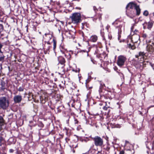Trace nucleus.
<instances>
[{
    "mask_svg": "<svg viewBox=\"0 0 154 154\" xmlns=\"http://www.w3.org/2000/svg\"><path fill=\"white\" fill-rule=\"evenodd\" d=\"M140 40V36L137 34L133 35L131 38H128L127 44L128 48L132 50L134 49L136 47L133 43H136Z\"/></svg>",
    "mask_w": 154,
    "mask_h": 154,
    "instance_id": "1",
    "label": "nucleus"
},
{
    "mask_svg": "<svg viewBox=\"0 0 154 154\" xmlns=\"http://www.w3.org/2000/svg\"><path fill=\"white\" fill-rule=\"evenodd\" d=\"M134 8L136 11L137 14L139 15L140 14V8L139 6L137 5L136 4L133 2H130L128 4L126 7V12L128 16H129V9H132Z\"/></svg>",
    "mask_w": 154,
    "mask_h": 154,
    "instance_id": "2",
    "label": "nucleus"
},
{
    "mask_svg": "<svg viewBox=\"0 0 154 154\" xmlns=\"http://www.w3.org/2000/svg\"><path fill=\"white\" fill-rule=\"evenodd\" d=\"M70 18L72 22L74 23L77 24L81 21V14L78 13H73Z\"/></svg>",
    "mask_w": 154,
    "mask_h": 154,
    "instance_id": "3",
    "label": "nucleus"
},
{
    "mask_svg": "<svg viewBox=\"0 0 154 154\" xmlns=\"http://www.w3.org/2000/svg\"><path fill=\"white\" fill-rule=\"evenodd\" d=\"M9 102L8 99L5 97L0 98V107L3 109H5L9 106Z\"/></svg>",
    "mask_w": 154,
    "mask_h": 154,
    "instance_id": "4",
    "label": "nucleus"
},
{
    "mask_svg": "<svg viewBox=\"0 0 154 154\" xmlns=\"http://www.w3.org/2000/svg\"><path fill=\"white\" fill-rule=\"evenodd\" d=\"M95 145L96 146H101L103 144V140L100 137L96 136L92 137Z\"/></svg>",
    "mask_w": 154,
    "mask_h": 154,
    "instance_id": "5",
    "label": "nucleus"
},
{
    "mask_svg": "<svg viewBox=\"0 0 154 154\" xmlns=\"http://www.w3.org/2000/svg\"><path fill=\"white\" fill-rule=\"evenodd\" d=\"M126 60V58L125 56L122 55L119 56L117 61L118 65L120 67L123 66Z\"/></svg>",
    "mask_w": 154,
    "mask_h": 154,
    "instance_id": "6",
    "label": "nucleus"
},
{
    "mask_svg": "<svg viewBox=\"0 0 154 154\" xmlns=\"http://www.w3.org/2000/svg\"><path fill=\"white\" fill-rule=\"evenodd\" d=\"M145 53L143 52H139L138 55H136V57L138 59H143L141 60L143 61L145 58Z\"/></svg>",
    "mask_w": 154,
    "mask_h": 154,
    "instance_id": "7",
    "label": "nucleus"
},
{
    "mask_svg": "<svg viewBox=\"0 0 154 154\" xmlns=\"http://www.w3.org/2000/svg\"><path fill=\"white\" fill-rule=\"evenodd\" d=\"M22 96L20 95H17L15 96L14 98V100L16 103H20L22 100Z\"/></svg>",
    "mask_w": 154,
    "mask_h": 154,
    "instance_id": "8",
    "label": "nucleus"
},
{
    "mask_svg": "<svg viewBox=\"0 0 154 154\" xmlns=\"http://www.w3.org/2000/svg\"><path fill=\"white\" fill-rule=\"evenodd\" d=\"M58 60L59 63L62 65H65V60L64 58L61 56H60L58 57Z\"/></svg>",
    "mask_w": 154,
    "mask_h": 154,
    "instance_id": "9",
    "label": "nucleus"
},
{
    "mask_svg": "<svg viewBox=\"0 0 154 154\" xmlns=\"http://www.w3.org/2000/svg\"><path fill=\"white\" fill-rule=\"evenodd\" d=\"M97 37L96 35H92L90 38V41L93 42H95L97 41Z\"/></svg>",
    "mask_w": 154,
    "mask_h": 154,
    "instance_id": "10",
    "label": "nucleus"
},
{
    "mask_svg": "<svg viewBox=\"0 0 154 154\" xmlns=\"http://www.w3.org/2000/svg\"><path fill=\"white\" fill-rule=\"evenodd\" d=\"M147 51H149L152 52L154 51V50L152 45H148L147 47Z\"/></svg>",
    "mask_w": 154,
    "mask_h": 154,
    "instance_id": "11",
    "label": "nucleus"
},
{
    "mask_svg": "<svg viewBox=\"0 0 154 154\" xmlns=\"http://www.w3.org/2000/svg\"><path fill=\"white\" fill-rule=\"evenodd\" d=\"M152 25L153 23H149L147 24V28L149 29H150L152 27Z\"/></svg>",
    "mask_w": 154,
    "mask_h": 154,
    "instance_id": "12",
    "label": "nucleus"
},
{
    "mask_svg": "<svg viewBox=\"0 0 154 154\" xmlns=\"http://www.w3.org/2000/svg\"><path fill=\"white\" fill-rule=\"evenodd\" d=\"M4 124V120L2 117L0 116V126H2Z\"/></svg>",
    "mask_w": 154,
    "mask_h": 154,
    "instance_id": "13",
    "label": "nucleus"
},
{
    "mask_svg": "<svg viewBox=\"0 0 154 154\" xmlns=\"http://www.w3.org/2000/svg\"><path fill=\"white\" fill-rule=\"evenodd\" d=\"M65 56L66 57L67 56V58L68 59H69L71 57V55L68 53L67 52L64 53Z\"/></svg>",
    "mask_w": 154,
    "mask_h": 154,
    "instance_id": "14",
    "label": "nucleus"
},
{
    "mask_svg": "<svg viewBox=\"0 0 154 154\" xmlns=\"http://www.w3.org/2000/svg\"><path fill=\"white\" fill-rule=\"evenodd\" d=\"M40 103H45V101L43 100V99L42 97V96H40Z\"/></svg>",
    "mask_w": 154,
    "mask_h": 154,
    "instance_id": "15",
    "label": "nucleus"
},
{
    "mask_svg": "<svg viewBox=\"0 0 154 154\" xmlns=\"http://www.w3.org/2000/svg\"><path fill=\"white\" fill-rule=\"evenodd\" d=\"M5 56L3 55L2 56L0 57V61L3 62L4 61Z\"/></svg>",
    "mask_w": 154,
    "mask_h": 154,
    "instance_id": "16",
    "label": "nucleus"
},
{
    "mask_svg": "<svg viewBox=\"0 0 154 154\" xmlns=\"http://www.w3.org/2000/svg\"><path fill=\"white\" fill-rule=\"evenodd\" d=\"M149 13L148 11H145L143 13V14L145 16H147L148 15Z\"/></svg>",
    "mask_w": 154,
    "mask_h": 154,
    "instance_id": "17",
    "label": "nucleus"
},
{
    "mask_svg": "<svg viewBox=\"0 0 154 154\" xmlns=\"http://www.w3.org/2000/svg\"><path fill=\"white\" fill-rule=\"evenodd\" d=\"M24 88L23 87H20L19 88L18 90L20 91H23Z\"/></svg>",
    "mask_w": 154,
    "mask_h": 154,
    "instance_id": "18",
    "label": "nucleus"
},
{
    "mask_svg": "<svg viewBox=\"0 0 154 154\" xmlns=\"http://www.w3.org/2000/svg\"><path fill=\"white\" fill-rule=\"evenodd\" d=\"M3 29V26L2 24H0V32Z\"/></svg>",
    "mask_w": 154,
    "mask_h": 154,
    "instance_id": "19",
    "label": "nucleus"
},
{
    "mask_svg": "<svg viewBox=\"0 0 154 154\" xmlns=\"http://www.w3.org/2000/svg\"><path fill=\"white\" fill-rule=\"evenodd\" d=\"M97 15H98V18L99 19V20H101V16H102L101 14H97Z\"/></svg>",
    "mask_w": 154,
    "mask_h": 154,
    "instance_id": "20",
    "label": "nucleus"
},
{
    "mask_svg": "<svg viewBox=\"0 0 154 154\" xmlns=\"http://www.w3.org/2000/svg\"><path fill=\"white\" fill-rule=\"evenodd\" d=\"M54 48H55L56 47V42L55 41L53 40Z\"/></svg>",
    "mask_w": 154,
    "mask_h": 154,
    "instance_id": "21",
    "label": "nucleus"
},
{
    "mask_svg": "<svg viewBox=\"0 0 154 154\" xmlns=\"http://www.w3.org/2000/svg\"><path fill=\"white\" fill-rule=\"evenodd\" d=\"M142 37L144 38H146L147 37V35L146 33H143Z\"/></svg>",
    "mask_w": 154,
    "mask_h": 154,
    "instance_id": "22",
    "label": "nucleus"
},
{
    "mask_svg": "<svg viewBox=\"0 0 154 154\" xmlns=\"http://www.w3.org/2000/svg\"><path fill=\"white\" fill-rule=\"evenodd\" d=\"M1 88V89L3 91H4L5 88L4 86L2 84V87Z\"/></svg>",
    "mask_w": 154,
    "mask_h": 154,
    "instance_id": "23",
    "label": "nucleus"
},
{
    "mask_svg": "<svg viewBox=\"0 0 154 154\" xmlns=\"http://www.w3.org/2000/svg\"><path fill=\"white\" fill-rule=\"evenodd\" d=\"M93 9L94 11L95 12L97 10V9L96 8L95 6H94L93 7Z\"/></svg>",
    "mask_w": 154,
    "mask_h": 154,
    "instance_id": "24",
    "label": "nucleus"
},
{
    "mask_svg": "<svg viewBox=\"0 0 154 154\" xmlns=\"http://www.w3.org/2000/svg\"><path fill=\"white\" fill-rule=\"evenodd\" d=\"M78 121L77 120V119H75V124H77L78 123Z\"/></svg>",
    "mask_w": 154,
    "mask_h": 154,
    "instance_id": "25",
    "label": "nucleus"
},
{
    "mask_svg": "<svg viewBox=\"0 0 154 154\" xmlns=\"http://www.w3.org/2000/svg\"><path fill=\"white\" fill-rule=\"evenodd\" d=\"M124 152L123 151H121L120 152V154H124Z\"/></svg>",
    "mask_w": 154,
    "mask_h": 154,
    "instance_id": "26",
    "label": "nucleus"
},
{
    "mask_svg": "<svg viewBox=\"0 0 154 154\" xmlns=\"http://www.w3.org/2000/svg\"><path fill=\"white\" fill-rule=\"evenodd\" d=\"M9 152H14V150L12 149H11L9 150Z\"/></svg>",
    "mask_w": 154,
    "mask_h": 154,
    "instance_id": "27",
    "label": "nucleus"
},
{
    "mask_svg": "<svg viewBox=\"0 0 154 154\" xmlns=\"http://www.w3.org/2000/svg\"><path fill=\"white\" fill-rule=\"evenodd\" d=\"M109 38L110 40L112 38V36L111 35H109Z\"/></svg>",
    "mask_w": 154,
    "mask_h": 154,
    "instance_id": "28",
    "label": "nucleus"
},
{
    "mask_svg": "<svg viewBox=\"0 0 154 154\" xmlns=\"http://www.w3.org/2000/svg\"><path fill=\"white\" fill-rule=\"evenodd\" d=\"M103 109L105 110H107L108 109V107L105 106L103 108Z\"/></svg>",
    "mask_w": 154,
    "mask_h": 154,
    "instance_id": "29",
    "label": "nucleus"
},
{
    "mask_svg": "<svg viewBox=\"0 0 154 154\" xmlns=\"http://www.w3.org/2000/svg\"><path fill=\"white\" fill-rule=\"evenodd\" d=\"M2 46H3V45L2 44H0V49H1Z\"/></svg>",
    "mask_w": 154,
    "mask_h": 154,
    "instance_id": "30",
    "label": "nucleus"
},
{
    "mask_svg": "<svg viewBox=\"0 0 154 154\" xmlns=\"http://www.w3.org/2000/svg\"><path fill=\"white\" fill-rule=\"evenodd\" d=\"M34 102H35L38 103L39 102V100H34Z\"/></svg>",
    "mask_w": 154,
    "mask_h": 154,
    "instance_id": "31",
    "label": "nucleus"
},
{
    "mask_svg": "<svg viewBox=\"0 0 154 154\" xmlns=\"http://www.w3.org/2000/svg\"><path fill=\"white\" fill-rule=\"evenodd\" d=\"M152 45L154 50V42L152 43Z\"/></svg>",
    "mask_w": 154,
    "mask_h": 154,
    "instance_id": "32",
    "label": "nucleus"
},
{
    "mask_svg": "<svg viewBox=\"0 0 154 154\" xmlns=\"http://www.w3.org/2000/svg\"><path fill=\"white\" fill-rule=\"evenodd\" d=\"M133 27H134V26H133L131 27V31H132L133 30Z\"/></svg>",
    "mask_w": 154,
    "mask_h": 154,
    "instance_id": "33",
    "label": "nucleus"
},
{
    "mask_svg": "<svg viewBox=\"0 0 154 154\" xmlns=\"http://www.w3.org/2000/svg\"><path fill=\"white\" fill-rule=\"evenodd\" d=\"M76 9H80V10L81 9V8H79V7H76Z\"/></svg>",
    "mask_w": 154,
    "mask_h": 154,
    "instance_id": "34",
    "label": "nucleus"
},
{
    "mask_svg": "<svg viewBox=\"0 0 154 154\" xmlns=\"http://www.w3.org/2000/svg\"><path fill=\"white\" fill-rule=\"evenodd\" d=\"M101 85L102 86H103V85H104V84H101Z\"/></svg>",
    "mask_w": 154,
    "mask_h": 154,
    "instance_id": "35",
    "label": "nucleus"
},
{
    "mask_svg": "<svg viewBox=\"0 0 154 154\" xmlns=\"http://www.w3.org/2000/svg\"><path fill=\"white\" fill-rule=\"evenodd\" d=\"M0 53H2V51H1V49H0Z\"/></svg>",
    "mask_w": 154,
    "mask_h": 154,
    "instance_id": "36",
    "label": "nucleus"
},
{
    "mask_svg": "<svg viewBox=\"0 0 154 154\" xmlns=\"http://www.w3.org/2000/svg\"><path fill=\"white\" fill-rule=\"evenodd\" d=\"M120 127L119 126V127H117V128H119Z\"/></svg>",
    "mask_w": 154,
    "mask_h": 154,
    "instance_id": "37",
    "label": "nucleus"
},
{
    "mask_svg": "<svg viewBox=\"0 0 154 154\" xmlns=\"http://www.w3.org/2000/svg\"><path fill=\"white\" fill-rule=\"evenodd\" d=\"M109 110L108 112V113H109Z\"/></svg>",
    "mask_w": 154,
    "mask_h": 154,
    "instance_id": "38",
    "label": "nucleus"
},
{
    "mask_svg": "<svg viewBox=\"0 0 154 154\" xmlns=\"http://www.w3.org/2000/svg\"><path fill=\"white\" fill-rule=\"evenodd\" d=\"M78 1H79V0H77Z\"/></svg>",
    "mask_w": 154,
    "mask_h": 154,
    "instance_id": "39",
    "label": "nucleus"
},
{
    "mask_svg": "<svg viewBox=\"0 0 154 154\" xmlns=\"http://www.w3.org/2000/svg\"><path fill=\"white\" fill-rule=\"evenodd\" d=\"M126 143H127L128 142H127V141H126Z\"/></svg>",
    "mask_w": 154,
    "mask_h": 154,
    "instance_id": "40",
    "label": "nucleus"
},
{
    "mask_svg": "<svg viewBox=\"0 0 154 154\" xmlns=\"http://www.w3.org/2000/svg\"><path fill=\"white\" fill-rule=\"evenodd\" d=\"M126 143H127L128 142H127V141H126Z\"/></svg>",
    "mask_w": 154,
    "mask_h": 154,
    "instance_id": "41",
    "label": "nucleus"
},
{
    "mask_svg": "<svg viewBox=\"0 0 154 154\" xmlns=\"http://www.w3.org/2000/svg\"><path fill=\"white\" fill-rule=\"evenodd\" d=\"M135 31L137 32V31L135 30Z\"/></svg>",
    "mask_w": 154,
    "mask_h": 154,
    "instance_id": "42",
    "label": "nucleus"
}]
</instances>
